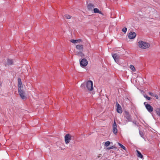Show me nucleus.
<instances>
[{
	"label": "nucleus",
	"mask_w": 160,
	"mask_h": 160,
	"mask_svg": "<svg viewBox=\"0 0 160 160\" xmlns=\"http://www.w3.org/2000/svg\"><path fill=\"white\" fill-rule=\"evenodd\" d=\"M130 68L131 70H132L133 72H135L136 70L134 66L132 65H131L130 66Z\"/></svg>",
	"instance_id": "412c9836"
},
{
	"label": "nucleus",
	"mask_w": 160,
	"mask_h": 160,
	"mask_svg": "<svg viewBox=\"0 0 160 160\" xmlns=\"http://www.w3.org/2000/svg\"><path fill=\"white\" fill-rule=\"evenodd\" d=\"M13 62L12 60L8 59V60L7 63L8 65H11L13 64Z\"/></svg>",
	"instance_id": "aec40b11"
},
{
	"label": "nucleus",
	"mask_w": 160,
	"mask_h": 160,
	"mask_svg": "<svg viewBox=\"0 0 160 160\" xmlns=\"http://www.w3.org/2000/svg\"><path fill=\"white\" fill-rule=\"evenodd\" d=\"M94 7V5L92 3L88 4L87 6L88 9L90 11H92Z\"/></svg>",
	"instance_id": "ddd939ff"
},
{
	"label": "nucleus",
	"mask_w": 160,
	"mask_h": 160,
	"mask_svg": "<svg viewBox=\"0 0 160 160\" xmlns=\"http://www.w3.org/2000/svg\"><path fill=\"white\" fill-rule=\"evenodd\" d=\"M136 35L137 34L135 32H131L129 33L128 37L130 39H132L135 38Z\"/></svg>",
	"instance_id": "6e6552de"
},
{
	"label": "nucleus",
	"mask_w": 160,
	"mask_h": 160,
	"mask_svg": "<svg viewBox=\"0 0 160 160\" xmlns=\"http://www.w3.org/2000/svg\"><path fill=\"white\" fill-rule=\"evenodd\" d=\"M114 148V147L113 146H112V147H110L108 148H107V149L108 150H110V149H112Z\"/></svg>",
	"instance_id": "cd10ccee"
},
{
	"label": "nucleus",
	"mask_w": 160,
	"mask_h": 160,
	"mask_svg": "<svg viewBox=\"0 0 160 160\" xmlns=\"http://www.w3.org/2000/svg\"><path fill=\"white\" fill-rule=\"evenodd\" d=\"M155 111L157 114L160 117V109L158 108H157L156 109Z\"/></svg>",
	"instance_id": "6ab92c4d"
},
{
	"label": "nucleus",
	"mask_w": 160,
	"mask_h": 160,
	"mask_svg": "<svg viewBox=\"0 0 160 160\" xmlns=\"http://www.w3.org/2000/svg\"><path fill=\"white\" fill-rule=\"evenodd\" d=\"M83 51H77L76 52V55L81 56V57H83L84 56V54L82 53Z\"/></svg>",
	"instance_id": "f3484780"
},
{
	"label": "nucleus",
	"mask_w": 160,
	"mask_h": 160,
	"mask_svg": "<svg viewBox=\"0 0 160 160\" xmlns=\"http://www.w3.org/2000/svg\"><path fill=\"white\" fill-rule=\"evenodd\" d=\"M138 43L139 48H147L150 47V44L149 43L142 41L139 42Z\"/></svg>",
	"instance_id": "f257e3e1"
},
{
	"label": "nucleus",
	"mask_w": 160,
	"mask_h": 160,
	"mask_svg": "<svg viewBox=\"0 0 160 160\" xmlns=\"http://www.w3.org/2000/svg\"><path fill=\"white\" fill-rule=\"evenodd\" d=\"M125 117L128 121L130 122L131 121V116L128 112L126 113Z\"/></svg>",
	"instance_id": "4468645a"
},
{
	"label": "nucleus",
	"mask_w": 160,
	"mask_h": 160,
	"mask_svg": "<svg viewBox=\"0 0 160 160\" xmlns=\"http://www.w3.org/2000/svg\"><path fill=\"white\" fill-rule=\"evenodd\" d=\"M112 131L113 133L116 134L118 132V130L117 129V124L114 121V123L112 124Z\"/></svg>",
	"instance_id": "9d476101"
},
{
	"label": "nucleus",
	"mask_w": 160,
	"mask_h": 160,
	"mask_svg": "<svg viewBox=\"0 0 160 160\" xmlns=\"http://www.w3.org/2000/svg\"><path fill=\"white\" fill-rule=\"evenodd\" d=\"M144 104L145 105L147 109L149 112H151L153 111V108L150 105L148 104L147 102H144Z\"/></svg>",
	"instance_id": "20e7f679"
},
{
	"label": "nucleus",
	"mask_w": 160,
	"mask_h": 160,
	"mask_svg": "<svg viewBox=\"0 0 160 160\" xmlns=\"http://www.w3.org/2000/svg\"><path fill=\"white\" fill-rule=\"evenodd\" d=\"M18 91H20L21 90L23 89V86L21 80V79L19 78L18 79Z\"/></svg>",
	"instance_id": "0eeeda50"
},
{
	"label": "nucleus",
	"mask_w": 160,
	"mask_h": 160,
	"mask_svg": "<svg viewBox=\"0 0 160 160\" xmlns=\"http://www.w3.org/2000/svg\"><path fill=\"white\" fill-rule=\"evenodd\" d=\"M149 94L151 96H154V95H153V94L151 92H149Z\"/></svg>",
	"instance_id": "c85d7f7f"
},
{
	"label": "nucleus",
	"mask_w": 160,
	"mask_h": 160,
	"mask_svg": "<svg viewBox=\"0 0 160 160\" xmlns=\"http://www.w3.org/2000/svg\"><path fill=\"white\" fill-rule=\"evenodd\" d=\"M93 11L94 13H97L99 14L101 13V12L97 8H95L93 9Z\"/></svg>",
	"instance_id": "a211bd4d"
},
{
	"label": "nucleus",
	"mask_w": 160,
	"mask_h": 160,
	"mask_svg": "<svg viewBox=\"0 0 160 160\" xmlns=\"http://www.w3.org/2000/svg\"><path fill=\"white\" fill-rule=\"evenodd\" d=\"M117 104V111L119 113H121L122 112V110L121 106L118 103H116Z\"/></svg>",
	"instance_id": "f8f14e48"
},
{
	"label": "nucleus",
	"mask_w": 160,
	"mask_h": 160,
	"mask_svg": "<svg viewBox=\"0 0 160 160\" xmlns=\"http://www.w3.org/2000/svg\"><path fill=\"white\" fill-rule=\"evenodd\" d=\"M144 98H145L146 99L148 100H150L151 99V98L150 97H148L147 95H143Z\"/></svg>",
	"instance_id": "b1692460"
},
{
	"label": "nucleus",
	"mask_w": 160,
	"mask_h": 160,
	"mask_svg": "<svg viewBox=\"0 0 160 160\" xmlns=\"http://www.w3.org/2000/svg\"><path fill=\"white\" fill-rule=\"evenodd\" d=\"M127 31V28H124L122 29V31L124 33L126 32Z\"/></svg>",
	"instance_id": "a878e982"
},
{
	"label": "nucleus",
	"mask_w": 160,
	"mask_h": 160,
	"mask_svg": "<svg viewBox=\"0 0 160 160\" xmlns=\"http://www.w3.org/2000/svg\"><path fill=\"white\" fill-rule=\"evenodd\" d=\"M139 133L140 134V135L141 136V137L142 138H143V133L141 131H139Z\"/></svg>",
	"instance_id": "bb28decb"
},
{
	"label": "nucleus",
	"mask_w": 160,
	"mask_h": 160,
	"mask_svg": "<svg viewBox=\"0 0 160 160\" xmlns=\"http://www.w3.org/2000/svg\"><path fill=\"white\" fill-rule=\"evenodd\" d=\"M154 96H155L156 98L157 99H158V96L157 95H155Z\"/></svg>",
	"instance_id": "c756f323"
},
{
	"label": "nucleus",
	"mask_w": 160,
	"mask_h": 160,
	"mask_svg": "<svg viewBox=\"0 0 160 160\" xmlns=\"http://www.w3.org/2000/svg\"><path fill=\"white\" fill-rule=\"evenodd\" d=\"M110 144V142L109 141H107L105 142L104 145L106 147H108L109 146Z\"/></svg>",
	"instance_id": "5701e85b"
},
{
	"label": "nucleus",
	"mask_w": 160,
	"mask_h": 160,
	"mask_svg": "<svg viewBox=\"0 0 160 160\" xmlns=\"http://www.w3.org/2000/svg\"><path fill=\"white\" fill-rule=\"evenodd\" d=\"M84 46L82 45H77L76 46V48L79 51H83Z\"/></svg>",
	"instance_id": "9b49d317"
},
{
	"label": "nucleus",
	"mask_w": 160,
	"mask_h": 160,
	"mask_svg": "<svg viewBox=\"0 0 160 160\" xmlns=\"http://www.w3.org/2000/svg\"><path fill=\"white\" fill-rule=\"evenodd\" d=\"M100 156H98V158H99L100 157Z\"/></svg>",
	"instance_id": "7c9ffc66"
},
{
	"label": "nucleus",
	"mask_w": 160,
	"mask_h": 160,
	"mask_svg": "<svg viewBox=\"0 0 160 160\" xmlns=\"http://www.w3.org/2000/svg\"><path fill=\"white\" fill-rule=\"evenodd\" d=\"M70 42L72 43H80L81 42H82V40L81 39H78V40H74V39H71L70 40Z\"/></svg>",
	"instance_id": "2eb2a0df"
},
{
	"label": "nucleus",
	"mask_w": 160,
	"mask_h": 160,
	"mask_svg": "<svg viewBox=\"0 0 160 160\" xmlns=\"http://www.w3.org/2000/svg\"><path fill=\"white\" fill-rule=\"evenodd\" d=\"M19 95L22 99L23 100L26 99V96H25V91L23 90H21L20 91H18Z\"/></svg>",
	"instance_id": "7ed1b4c3"
},
{
	"label": "nucleus",
	"mask_w": 160,
	"mask_h": 160,
	"mask_svg": "<svg viewBox=\"0 0 160 160\" xmlns=\"http://www.w3.org/2000/svg\"><path fill=\"white\" fill-rule=\"evenodd\" d=\"M118 145L120 146L122 148H123L124 150H126V148L123 145H122L120 143L118 142Z\"/></svg>",
	"instance_id": "4be33fe9"
},
{
	"label": "nucleus",
	"mask_w": 160,
	"mask_h": 160,
	"mask_svg": "<svg viewBox=\"0 0 160 160\" xmlns=\"http://www.w3.org/2000/svg\"><path fill=\"white\" fill-rule=\"evenodd\" d=\"M65 17L67 19H70L71 16L69 15L68 14H66L64 15Z\"/></svg>",
	"instance_id": "393cba45"
},
{
	"label": "nucleus",
	"mask_w": 160,
	"mask_h": 160,
	"mask_svg": "<svg viewBox=\"0 0 160 160\" xmlns=\"http://www.w3.org/2000/svg\"><path fill=\"white\" fill-rule=\"evenodd\" d=\"M80 63L81 66L85 67L87 65L88 62L87 59L83 58L81 60H80Z\"/></svg>",
	"instance_id": "423d86ee"
},
{
	"label": "nucleus",
	"mask_w": 160,
	"mask_h": 160,
	"mask_svg": "<svg viewBox=\"0 0 160 160\" xmlns=\"http://www.w3.org/2000/svg\"><path fill=\"white\" fill-rule=\"evenodd\" d=\"M72 136L69 134H67L65 136V141L66 144H68L71 139Z\"/></svg>",
	"instance_id": "39448f33"
},
{
	"label": "nucleus",
	"mask_w": 160,
	"mask_h": 160,
	"mask_svg": "<svg viewBox=\"0 0 160 160\" xmlns=\"http://www.w3.org/2000/svg\"><path fill=\"white\" fill-rule=\"evenodd\" d=\"M86 87L89 91H92L93 89L92 82L90 80L88 81L87 82Z\"/></svg>",
	"instance_id": "f03ea898"
},
{
	"label": "nucleus",
	"mask_w": 160,
	"mask_h": 160,
	"mask_svg": "<svg viewBox=\"0 0 160 160\" xmlns=\"http://www.w3.org/2000/svg\"><path fill=\"white\" fill-rule=\"evenodd\" d=\"M136 152L137 153V156L138 158H140L143 159V156L142 155L140 152L138 150H136Z\"/></svg>",
	"instance_id": "dca6fc26"
},
{
	"label": "nucleus",
	"mask_w": 160,
	"mask_h": 160,
	"mask_svg": "<svg viewBox=\"0 0 160 160\" xmlns=\"http://www.w3.org/2000/svg\"><path fill=\"white\" fill-rule=\"evenodd\" d=\"M112 56L116 62H118L120 58L119 55L117 53H112Z\"/></svg>",
	"instance_id": "1a4fd4ad"
}]
</instances>
